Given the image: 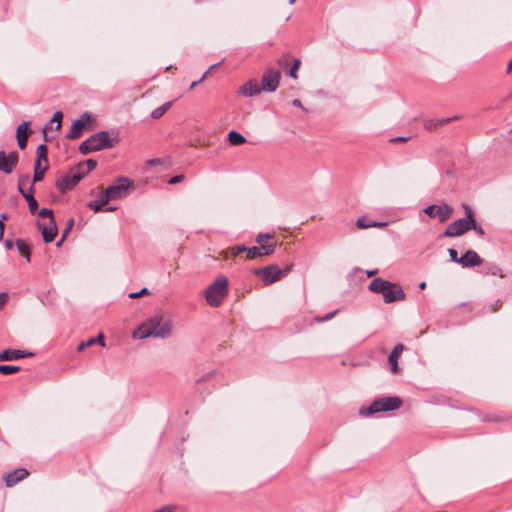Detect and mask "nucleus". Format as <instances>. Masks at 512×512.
Listing matches in <instances>:
<instances>
[{"instance_id": "nucleus-1", "label": "nucleus", "mask_w": 512, "mask_h": 512, "mask_svg": "<svg viewBox=\"0 0 512 512\" xmlns=\"http://www.w3.org/2000/svg\"><path fill=\"white\" fill-rule=\"evenodd\" d=\"M172 325L169 320L161 317H152L139 325L133 331V338L145 339L148 337L166 338L171 335Z\"/></svg>"}, {"instance_id": "nucleus-2", "label": "nucleus", "mask_w": 512, "mask_h": 512, "mask_svg": "<svg viewBox=\"0 0 512 512\" xmlns=\"http://www.w3.org/2000/svg\"><path fill=\"white\" fill-rule=\"evenodd\" d=\"M369 291L382 294L385 303L390 304L403 301L406 298L403 288L397 283L384 280L382 278H374L369 286Z\"/></svg>"}, {"instance_id": "nucleus-3", "label": "nucleus", "mask_w": 512, "mask_h": 512, "mask_svg": "<svg viewBox=\"0 0 512 512\" xmlns=\"http://www.w3.org/2000/svg\"><path fill=\"white\" fill-rule=\"evenodd\" d=\"M118 142V138H110L108 131H100L91 135L79 146V152L83 155L106 148H112Z\"/></svg>"}, {"instance_id": "nucleus-4", "label": "nucleus", "mask_w": 512, "mask_h": 512, "mask_svg": "<svg viewBox=\"0 0 512 512\" xmlns=\"http://www.w3.org/2000/svg\"><path fill=\"white\" fill-rule=\"evenodd\" d=\"M228 279L224 275H219L205 291V298L211 307H219L223 299L228 294Z\"/></svg>"}, {"instance_id": "nucleus-5", "label": "nucleus", "mask_w": 512, "mask_h": 512, "mask_svg": "<svg viewBox=\"0 0 512 512\" xmlns=\"http://www.w3.org/2000/svg\"><path fill=\"white\" fill-rule=\"evenodd\" d=\"M402 400L397 396H385L375 399L367 408H361L360 414L370 416L378 412L394 411L401 407Z\"/></svg>"}, {"instance_id": "nucleus-6", "label": "nucleus", "mask_w": 512, "mask_h": 512, "mask_svg": "<svg viewBox=\"0 0 512 512\" xmlns=\"http://www.w3.org/2000/svg\"><path fill=\"white\" fill-rule=\"evenodd\" d=\"M465 212V218L458 219L447 226L443 235L445 237H459L470 231V227H473V209L466 203L462 204Z\"/></svg>"}, {"instance_id": "nucleus-7", "label": "nucleus", "mask_w": 512, "mask_h": 512, "mask_svg": "<svg viewBox=\"0 0 512 512\" xmlns=\"http://www.w3.org/2000/svg\"><path fill=\"white\" fill-rule=\"evenodd\" d=\"M290 270V267L282 270L277 265L273 264L262 268H255L252 270V273L260 277L263 284L265 286H268L279 281L282 278V276L287 275L290 272Z\"/></svg>"}, {"instance_id": "nucleus-8", "label": "nucleus", "mask_w": 512, "mask_h": 512, "mask_svg": "<svg viewBox=\"0 0 512 512\" xmlns=\"http://www.w3.org/2000/svg\"><path fill=\"white\" fill-rule=\"evenodd\" d=\"M133 187V180L127 177L117 178L111 185H109L103 192L108 199L116 200L126 197Z\"/></svg>"}, {"instance_id": "nucleus-9", "label": "nucleus", "mask_w": 512, "mask_h": 512, "mask_svg": "<svg viewBox=\"0 0 512 512\" xmlns=\"http://www.w3.org/2000/svg\"><path fill=\"white\" fill-rule=\"evenodd\" d=\"M423 211L430 218H437L439 222L444 223L452 217L454 208L447 203H442L427 206Z\"/></svg>"}, {"instance_id": "nucleus-10", "label": "nucleus", "mask_w": 512, "mask_h": 512, "mask_svg": "<svg viewBox=\"0 0 512 512\" xmlns=\"http://www.w3.org/2000/svg\"><path fill=\"white\" fill-rule=\"evenodd\" d=\"M83 177V173H80L76 168L70 170L66 175L62 176L56 182L57 189L65 193L71 189H73Z\"/></svg>"}, {"instance_id": "nucleus-11", "label": "nucleus", "mask_w": 512, "mask_h": 512, "mask_svg": "<svg viewBox=\"0 0 512 512\" xmlns=\"http://www.w3.org/2000/svg\"><path fill=\"white\" fill-rule=\"evenodd\" d=\"M281 73L279 70L269 68L264 71L261 78V88L264 92H274L280 83Z\"/></svg>"}, {"instance_id": "nucleus-12", "label": "nucleus", "mask_w": 512, "mask_h": 512, "mask_svg": "<svg viewBox=\"0 0 512 512\" xmlns=\"http://www.w3.org/2000/svg\"><path fill=\"white\" fill-rule=\"evenodd\" d=\"M19 162V155L17 151L9 152L0 151V171L10 174L16 168Z\"/></svg>"}, {"instance_id": "nucleus-13", "label": "nucleus", "mask_w": 512, "mask_h": 512, "mask_svg": "<svg viewBox=\"0 0 512 512\" xmlns=\"http://www.w3.org/2000/svg\"><path fill=\"white\" fill-rule=\"evenodd\" d=\"M29 471L25 468H16L3 475V481L7 487H13L29 476Z\"/></svg>"}, {"instance_id": "nucleus-14", "label": "nucleus", "mask_w": 512, "mask_h": 512, "mask_svg": "<svg viewBox=\"0 0 512 512\" xmlns=\"http://www.w3.org/2000/svg\"><path fill=\"white\" fill-rule=\"evenodd\" d=\"M90 119L91 117L89 113H83L79 119L73 122L70 131L67 134V138L72 140L78 139L82 135L83 129Z\"/></svg>"}, {"instance_id": "nucleus-15", "label": "nucleus", "mask_w": 512, "mask_h": 512, "mask_svg": "<svg viewBox=\"0 0 512 512\" xmlns=\"http://www.w3.org/2000/svg\"><path fill=\"white\" fill-rule=\"evenodd\" d=\"M28 180V177H21L19 179L18 189L23 197L26 199L31 214H35L38 209V202L33 196L34 186L31 185L29 191L23 189L24 182Z\"/></svg>"}, {"instance_id": "nucleus-16", "label": "nucleus", "mask_w": 512, "mask_h": 512, "mask_svg": "<svg viewBox=\"0 0 512 512\" xmlns=\"http://www.w3.org/2000/svg\"><path fill=\"white\" fill-rule=\"evenodd\" d=\"M37 226L41 231L43 239L46 243L52 242L57 236L58 229L55 220H49L47 224L38 222Z\"/></svg>"}, {"instance_id": "nucleus-17", "label": "nucleus", "mask_w": 512, "mask_h": 512, "mask_svg": "<svg viewBox=\"0 0 512 512\" xmlns=\"http://www.w3.org/2000/svg\"><path fill=\"white\" fill-rule=\"evenodd\" d=\"M483 263L482 258L474 250H468L460 257V265L464 268L479 266Z\"/></svg>"}, {"instance_id": "nucleus-18", "label": "nucleus", "mask_w": 512, "mask_h": 512, "mask_svg": "<svg viewBox=\"0 0 512 512\" xmlns=\"http://www.w3.org/2000/svg\"><path fill=\"white\" fill-rule=\"evenodd\" d=\"M405 349V346L401 343L394 346L392 352L390 353L388 357V363L390 365V369L392 373L398 374L400 372V368L398 366V360L401 357L403 351Z\"/></svg>"}, {"instance_id": "nucleus-19", "label": "nucleus", "mask_w": 512, "mask_h": 512, "mask_svg": "<svg viewBox=\"0 0 512 512\" xmlns=\"http://www.w3.org/2000/svg\"><path fill=\"white\" fill-rule=\"evenodd\" d=\"M261 91H263L261 85L256 80L251 79L239 88L238 93L243 96L252 97L258 95Z\"/></svg>"}, {"instance_id": "nucleus-20", "label": "nucleus", "mask_w": 512, "mask_h": 512, "mask_svg": "<svg viewBox=\"0 0 512 512\" xmlns=\"http://www.w3.org/2000/svg\"><path fill=\"white\" fill-rule=\"evenodd\" d=\"M247 259H255L257 257L269 256L272 254V246H254L246 247L245 250Z\"/></svg>"}, {"instance_id": "nucleus-21", "label": "nucleus", "mask_w": 512, "mask_h": 512, "mask_svg": "<svg viewBox=\"0 0 512 512\" xmlns=\"http://www.w3.org/2000/svg\"><path fill=\"white\" fill-rule=\"evenodd\" d=\"M33 354L30 352H25L18 349H6L0 352L1 361H12L25 357L32 356Z\"/></svg>"}, {"instance_id": "nucleus-22", "label": "nucleus", "mask_w": 512, "mask_h": 512, "mask_svg": "<svg viewBox=\"0 0 512 512\" xmlns=\"http://www.w3.org/2000/svg\"><path fill=\"white\" fill-rule=\"evenodd\" d=\"M109 201L110 200L108 199V197L102 191L99 193L97 199L95 201L89 202L87 206L95 213H98L102 211L103 207L106 206L109 203Z\"/></svg>"}, {"instance_id": "nucleus-23", "label": "nucleus", "mask_w": 512, "mask_h": 512, "mask_svg": "<svg viewBox=\"0 0 512 512\" xmlns=\"http://www.w3.org/2000/svg\"><path fill=\"white\" fill-rule=\"evenodd\" d=\"M255 240H256V243L258 244V246H266V245L272 246V254L274 253L277 244H276V241H275L273 235H271L269 233L259 234V235H257Z\"/></svg>"}, {"instance_id": "nucleus-24", "label": "nucleus", "mask_w": 512, "mask_h": 512, "mask_svg": "<svg viewBox=\"0 0 512 512\" xmlns=\"http://www.w3.org/2000/svg\"><path fill=\"white\" fill-rule=\"evenodd\" d=\"M97 166V162L93 159H87L81 163H79L75 168L80 172L83 173V177L94 170Z\"/></svg>"}, {"instance_id": "nucleus-25", "label": "nucleus", "mask_w": 512, "mask_h": 512, "mask_svg": "<svg viewBox=\"0 0 512 512\" xmlns=\"http://www.w3.org/2000/svg\"><path fill=\"white\" fill-rule=\"evenodd\" d=\"M453 118H443V119H429L425 121L424 127L426 130L432 131L437 129L440 126H443L449 123Z\"/></svg>"}, {"instance_id": "nucleus-26", "label": "nucleus", "mask_w": 512, "mask_h": 512, "mask_svg": "<svg viewBox=\"0 0 512 512\" xmlns=\"http://www.w3.org/2000/svg\"><path fill=\"white\" fill-rule=\"evenodd\" d=\"M15 245L18 251L25 257L26 261L29 263L31 261V249L29 245L22 239H17Z\"/></svg>"}, {"instance_id": "nucleus-27", "label": "nucleus", "mask_w": 512, "mask_h": 512, "mask_svg": "<svg viewBox=\"0 0 512 512\" xmlns=\"http://www.w3.org/2000/svg\"><path fill=\"white\" fill-rule=\"evenodd\" d=\"M245 250H246V246L243 244L234 245V246L230 247L227 251H223L222 254H223L224 259H227L229 256L237 257V256L241 255L242 253H245Z\"/></svg>"}, {"instance_id": "nucleus-28", "label": "nucleus", "mask_w": 512, "mask_h": 512, "mask_svg": "<svg viewBox=\"0 0 512 512\" xmlns=\"http://www.w3.org/2000/svg\"><path fill=\"white\" fill-rule=\"evenodd\" d=\"M228 141L233 146H239L246 142L245 137L237 131H230L228 134Z\"/></svg>"}, {"instance_id": "nucleus-29", "label": "nucleus", "mask_w": 512, "mask_h": 512, "mask_svg": "<svg viewBox=\"0 0 512 512\" xmlns=\"http://www.w3.org/2000/svg\"><path fill=\"white\" fill-rule=\"evenodd\" d=\"M356 225L360 229H366V228H370V227H383V226H386V223L372 222V221H369L366 217H360L357 220Z\"/></svg>"}, {"instance_id": "nucleus-30", "label": "nucleus", "mask_w": 512, "mask_h": 512, "mask_svg": "<svg viewBox=\"0 0 512 512\" xmlns=\"http://www.w3.org/2000/svg\"><path fill=\"white\" fill-rule=\"evenodd\" d=\"M294 59L295 58L291 54L285 53L276 60V63L281 69L287 70L290 64L293 63Z\"/></svg>"}, {"instance_id": "nucleus-31", "label": "nucleus", "mask_w": 512, "mask_h": 512, "mask_svg": "<svg viewBox=\"0 0 512 512\" xmlns=\"http://www.w3.org/2000/svg\"><path fill=\"white\" fill-rule=\"evenodd\" d=\"M510 418L504 414H488L482 418L483 422H505L509 421Z\"/></svg>"}, {"instance_id": "nucleus-32", "label": "nucleus", "mask_w": 512, "mask_h": 512, "mask_svg": "<svg viewBox=\"0 0 512 512\" xmlns=\"http://www.w3.org/2000/svg\"><path fill=\"white\" fill-rule=\"evenodd\" d=\"M30 122L24 121L18 127L16 131V137H29L32 131L29 129Z\"/></svg>"}, {"instance_id": "nucleus-33", "label": "nucleus", "mask_w": 512, "mask_h": 512, "mask_svg": "<svg viewBox=\"0 0 512 512\" xmlns=\"http://www.w3.org/2000/svg\"><path fill=\"white\" fill-rule=\"evenodd\" d=\"M170 107H171V102H166V103L162 104L161 106H159L158 108H156L152 111L151 117L153 119H159L167 112V110Z\"/></svg>"}, {"instance_id": "nucleus-34", "label": "nucleus", "mask_w": 512, "mask_h": 512, "mask_svg": "<svg viewBox=\"0 0 512 512\" xmlns=\"http://www.w3.org/2000/svg\"><path fill=\"white\" fill-rule=\"evenodd\" d=\"M300 65H301V61L300 59L298 58H295L293 60V63L291 64L290 67H288L289 69L287 70V74L293 78V79H297L298 78V70L300 68Z\"/></svg>"}, {"instance_id": "nucleus-35", "label": "nucleus", "mask_w": 512, "mask_h": 512, "mask_svg": "<svg viewBox=\"0 0 512 512\" xmlns=\"http://www.w3.org/2000/svg\"><path fill=\"white\" fill-rule=\"evenodd\" d=\"M36 154H37V159L36 160H39V161L44 160L45 162H47V160H48V147H47V145H45V144L39 145L37 150H36Z\"/></svg>"}, {"instance_id": "nucleus-36", "label": "nucleus", "mask_w": 512, "mask_h": 512, "mask_svg": "<svg viewBox=\"0 0 512 512\" xmlns=\"http://www.w3.org/2000/svg\"><path fill=\"white\" fill-rule=\"evenodd\" d=\"M19 371V366L0 364V374L9 375Z\"/></svg>"}, {"instance_id": "nucleus-37", "label": "nucleus", "mask_w": 512, "mask_h": 512, "mask_svg": "<svg viewBox=\"0 0 512 512\" xmlns=\"http://www.w3.org/2000/svg\"><path fill=\"white\" fill-rule=\"evenodd\" d=\"M48 169V166H44L42 168V170H37V169H34V177H33V181L34 182H38V181H41L43 178H44V175H45V172L46 170Z\"/></svg>"}, {"instance_id": "nucleus-38", "label": "nucleus", "mask_w": 512, "mask_h": 512, "mask_svg": "<svg viewBox=\"0 0 512 512\" xmlns=\"http://www.w3.org/2000/svg\"><path fill=\"white\" fill-rule=\"evenodd\" d=\"M38 216L41 217V218H49V220H55L54 216H53V211L51 209H48V208H42L38 212Z\"/></svg>"}, {"instance_id": "nucleus-39", "label": "nucleus", "mask_w": 512, "mask_h": 512, "mask_svg": "<svg viewBox=\"0 0 512 512\" xmlns=\"http://www.w3.org/2000/svg\"><path fill=\"white\" fill-rule=\"evenodd\" d=\"M95 344H96V342H95V340H94V337H92V338L88 339L87 341H82V342L78 345L77 350H78L79 352H81V351H83L84 349H86V348H88V347H90V346H93V345H95Z\"/></svg>"}, {"instance_id": "nucleus-40", "label": "nucleus", "mask_w": 512, "mask_h": 512, "mask_svg": "<svg viewBox=\"0 0 512 512\" xmlns=\"http://www.w3.org/2000/svg\"><path fill=\"white\" fill-rule=\"evenodd\" d=\"M63 118V113L61 111H57L54 113L51 122H56V130H59L61 128V122Z\"/></svg>"}, {"instance_id": "nucleus-41", "label": "nucleus", "mask_w": 512, "mask_h": 512, "mask_svg": "<svg viewBox=\"0 0 512 512\" xmlns=\"http://www.w3.org/2000/svg\"><path fill=\"white\" fill-rule=\"evenodd\" d=\"M75 224V221L73 218H70L67 223H66V228L63 230L62 232V235H63V238H66L68 236V234L70 233V231L72 230L73 226Z\"/></svg>"}, {"instance_id": "nucleus-42", "label": "nucleus", "mask_w": 512, "mask_h": 512, "mask_svg": "<svg viewBox=\"0 0 512 512\" xmlns=\"http://www.w3.org/2000/svg\"><path fill=\"white\" fill-rule=\"evenodd\" d=\"M472 225H473V227H470V230H474L480 236L484 235L483 228L476 223V219H475V214L474 213H473V224Z\"/></svg>"}, {"instance_id": "nucleus-43", "label": "nucleus", "mask_w": 512, "mask_h": 512, "mask_svg": "<svg viewBox=\"0 0 512 512\" xmlns=\"http://www.w3.org/2000/svg\"><path fill=\"white\" fill-rule=\"evenodd\" d=\"M448 253H449V256H450V260L452 262H456L458 264L460 263V257H458V253H457V251L455 249L450 248L448 250Z\"/></svg>"}, {"instance_id": "nucleus-44", "label": "nucleus", "mask_w": 512, "mask_h": 512, "mask_svg": "<svg viewBox=\"0 0 512 512\" xmlns=\"http://www.w3.org/2000/svg\"><path fill=\"white\" fill-rule=\"evenodd\" d=\"M501 272H502L501 269L497 265H491L489 267L487 273H490V274L495 275V276L503 277Z\"/></svg>"}, {"instance_id": "nucleus-45", "label": "nucleus", "mask_w": 512, "mask_h": 512, "mask_svg": "<svg viewBox=\"0 0 512 512\" xmlns=\"http://www.w3.org/2000/svg\"><path fill=\"white\" fill-rule=\"evenodd\" d=\"M18 141V146L20 149H25L28 143L29 137H16Z\"/></svg>"}, {"instance_id": "nucleus-46", "label": "nucleus", "mask_w": 512, "mask_h": 512, "mask_svg": "<svg viewBox=\"0 0 512 512\" xmlns=\"http://www.w3.org/2000/svg\"><path fill=\"white\" fill-rule=\"evenodd\" d=\"M183 179H184V176H183V175H176V176H174V177L170 178V179L168 180V183H169L170 185H175V184H177V183L182 182V181H183Z\"/></svg>"}, {"instance_id": "nucleus-47", "label": "nucleus", "mask_w": 512, "mask_h": 512, "mask_svg": "<svg viewBox=\"0 0 512 512\" xmlns=\"http://www.w3.org/2000/svg\"><path fill=\"white\" fill-rule=\"evenodd\" d=\"M336 313H337V311H333V312L328 313L327 315H325L323 317H316V320L318 322L328 321V320L332 319L335 316Z\"/></svg>"}, {"instance_id": "nucleus-48", "label": "nucleus", "mask_w": 512, "mask_h": 512, "mask_svg": "<svg viewBox=\"0 0 512 512\" xmlns=\"http://www.w3.org/2000/svg\"><path fill=\"white\" fill-rule=\"evenodd\" d=\"M8 301V294L5 292L0 293V310L5 306Z\"/></svg>"}, {"instance_id": "nucleus-49", "label": "nucleus", "mask_w": 512, "mask_h": 512, "mask_svg": "<svg viewBox=\"0 0 512 512\" xmlns=\"http://www.w3.org/2000/svg\"><path fill=\"white\" fill-rule=\"evenodd\" d=\"M145 294H148V290H147V288H143V289H142L141 291H139V292L130 293V294H129V297H130V298H132V299H134V298H138V297H140V296H142V295H145Z\"/></svg>"}, {"instance_id": "nucleus-50", "label": "nucleus", "mask_w": 512, "mask_h": 512, "mask_svg": "<svg viewBox=\"0 0 512 512\" xmlns=\"http://www.w3.org/2000/svg\"><path fill=\"white\" fill-rule=\"evenodd\" d=\"M94 340H95L96 344H99L101 346H105L103 334H99L97 337H94Z\"/></svg>"}, {"instance_id": "nucleus-51", "label": "nucleus", "mask_w": 512, "mask_h": 512, "mask_svg": "<svg viewBox=\"0 0 512 512\" xmlns=\"http://www.w3.org/2000/svg\"><path fill=\"white\" fill-rule=\"evenodd\" d=\"M207 73L208 72L204 73L200 80L192 82L190 85V89H194L199 83H201L206 78Z\"/></svg>"}, {"instance_id": "nucleus-52", "label": "nucleus", "mask_w": 512, "mask_h": 512, "mask_svg": "<svg viewBox=\"0 0 512 512\" xmlns=\"http://www.w3.org/2000/svg\"><path fill=\"white\" fill-rule=\"evenodd\" d=\"M4 231H5V224L0 220V241L3 240L4 237Z\"/></svg>"}, {"instance_id": "nucleus-53", "label": "nucleus", "mask_w": 512, "mask_h": 512, "mask_svg": "<svg viewBox=\"0 0 512 512\" xmlns=\"http://www.w3.org/2000/svg\"><path fill=\"white\" fill-rule=\"evenodd\" d=\"M4 244L8 250L12 249L14 246V242L10 239L5 240Z\"/></svg>"}, {"instance_id": "nucleus-54", "label": "nucleus", "mask_w": 512, "mask_h": 512, "mask_svg": "<svg viewBox=\"0 0 512 512\" xmlns=\"http://www.w3.org/2000/svg\"><path fill=\"white\" fill-rule=\"evenodd\" d=\"M407 140H408V138H406V137H397V138L392 139L393 142H404Z\"/></svg>"}, {"instance_id": "nucleus-55", "label": "nucleus", "mask_w": 512, "mask_h": 512, "mask_svg": "<svg viewBox=\"0 0 512 512\" xmlns=\"http://www.w3.org/2000/svg\"><path fill=\"white\" fill-rule=\"evenodd\" d=\"M366 273L368 277H372L378 273V270H368Z\"/></svg>"}, {"instance_id": "nucleus-56", "label": "nucleus", "mask_w": 512, "mask_h": 512, "mask_svg": "<svg viewBox=\"0 0 512 512\" xmlns=\"http://www.w3.org/2000/svg\"><path fill=\"white\" fill-rule=\"evenodd\" d=\"M292 104L296 107H302L301 101L299 99H294Z\"/></svg>"}, {"instance_id": "nucleus-57", "label": "nucleus", "mask_w": 512, "mask_h": 512, "mask_svg": "<svg viewBox=\"0 0 512 512\" xmlns=\"http://www.w3.org/2000/svg\"><path fill=\"white\" fill-rule=\"evenodd\" d=\"M34 169L42 170V168H41V161H39V160L35 161Z\"/></svg>"}, {"instance_id": "nucleus-58", "label": "nucleus", "mask_w": 512, "mask_h": 512, "mask_svg": "<svg viewBox=\"0 0 512 512\" xmlns=\"http://www.w3.org/2000/svg\"><path fill=\"white\" fill-rule=\"evenodd\" d=\"M7 219H8V215L6 213L1 214L0 220H2V222H4Z\"/></svg>"}, {"instance_id": "nucleus-59", "label": "nucleus", "mask_w": 512, "mask_h": 512, "mask_svg": "<svg viewBox=\"0 0 512 512\" xmlns=\"http://www.w3.org/2000/svg\"><path fill=\"white\" fill-rule=\"evenodd\" d=\"M512 72V60L509 62L508 64V67H507V73H511Z\"/></svg>"}, {"instance_id": "nucleus-60", "label": "nucleus", "mask_w": 512, "mask_h": 512, "mask_svg": "<svg viewBox=\"0 0 512 512\" xmlns=\"http://www.w3.org/2000/svg\"><path fill=\"white\" fill-rule=\"evenodd\" d=\"M66 238H63V236L61 237V239L56 243V246L57 247H60L62 245V243L64 242Z\"/></svg>"}, {"instance_id": "nucleus-61", "label": "nucleus", "mask_w": 512, "mask_h": 512, "mask_svg": "<svg viewBox=\"0 0 512 512\" xmlns=\"http://www.w3.org/2000/svg\"><path fill=\"white\" fill-rule=\"evenodd\" d=\"M419 288L422 289V290L425 289L426 288V283L425 282L420 283Z\"/></svg>"}, {"instance_id": "nucleus-62", "label": "nucleus", "mask_w": 512, "mask_h": 512, "mask_svg": "<svg viewBox=\"0 0 512 512\" xmlns=\"http://www.w3.org/2000/svg\"><path fill=\"white\" fill-rule=\"evenodd\" d=\"M208 378H209V376L207 375V376L202 377V379H200L199 381H202V380L204 381V380H206Z\"/></svg>"}, {"instance_id": "nucleus-63", "label": "nucleus", "mask_w": 512, "mask_h": 512, "mask_svg": "<svg viewBox=\"0 0 512 512\" xmlns=\"http://www.w3.org/2000/svg\"><path fill=\"white\" fill-rule=\"evenodd\" d=\"M114 210H115V208H114V207H109V208H107V211H114Z\"/></svg>"}, {"instance_id": "nucleus-64", "label": "nucleus", "mask_w": 512, "mask_h": 512, "mask_svg": "<svg viewBox=\"0 0 512 512\" xmlns=\"http://www.w3.org/2000/svg\"><path fill=\"white\" fill-rule=\"evenodd\" d=\"M290 4H294L296 0H288Z\"/></svg>"}]
</instances>
